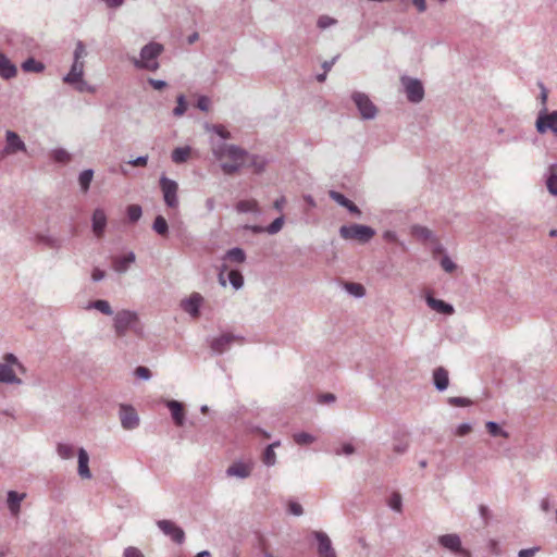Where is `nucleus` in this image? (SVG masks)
Masks as SVG:
<instances>
[{
  "mask_svg": "<svg viewBox=\"0 0 557 557\" xmlns=\"http://www.w3.org/2000/svg\"><path fill=\"white\" fill-rule=\"evenodd\" d=\"M211 152L214 159L220 162L221 171L231 175L246 166L250 154L243 148L225 144L223 141H211Z\"/></svg>",
  "mask_w": 557,
  "mask_h": 557,
  "instance_id": "nucleus-1",
  "label": "nucleus"
},
{
  "mask_svg": "<svg viewBox=\"0 0 557 557\" xmlns=\"http://www.w3.org/2000/svg\"><path fill=\"white\" fill-rule=\"evenodd\" d=\"M26 373V368L13 352H7L0 360V384L7 386H21L23 380L20 375Z\"/></svg>",
  "mask_w": 557,
  "mask_h": 557,
  "instance_id": "nucleus-2",
  "label": "nucleus"
},
{
  "mask_svg": "<svg viewBox=\"0 0 557 557\" xmlns=\"http://www.w3.org/2000/svg\"><path fill=\"white\" fill-rule=\"evenodd\" d=\"M161 53H163V45L150 42L141 47L138 57L132 59V64L140 71L157 72L160 69L158 58H160Z\"/></svg>",
  "mask_w": 557,
  "mask_h": 557,
  "instance_id": "nucleus-3",
  "label": "nucleus"
},
{
  "mask_svg": "<svg viewBox=\"0 0 557 557\" xmlns=\"http://www.w3.org/2000/svg\"><path fill=\"white\" fill-rule=\"evenodd\" d=\"M86 55L87 50H85L84 42L77 41L73 51V64H71L70 72L63 77L64 84H72L84 77V58Z\"/></svg>",
  "mask_w": 557,
  "mask_h": 557,
  "instance_id": "nucleus-4",
  "label": "nucleus"
},
{
  "mask_svg": "<svg viewBox=\"0 0 557 557\" xmlns=\"http://www.w3.org/2000/svg\"><path fill=\"white\" fill-rule=\"evenodd\" d=\"M341 237L345 240H358V243H368L374 236V230L361 224L344 225L338 230Z\"/></svg>",
  "mask_w": 557,
  "mask_h": 557,
  "instance_id": "nucleus-5",
  "label": "nucleus"
},
{
  "mask_svg": "<svg viewBox=\"0 0 557 557\" xmlns=\"http://www.w3.org/2000/svg\"><path fill=\"white\" fill-rule=\"evenodd\" d=\"M138 323V314L128 309H122L114 314V332L119 337H124L125 334L133 330Z\"/></svg>",
  "mask_w": 557,
  "mask_h": 557,
  "instance_id": "nucleus-6",
  "label": "nucleus"
},
{
  "mask_svg": "<svg viewBox=\"0 0 557 557\" xmlns=\"http://www.w3.org/2000/svg\"><path fill=\"white\" fill-rule=\"evenodd\" d=\"M351 101H354L355 107H357L361 119L373 120L377 115V108H375L373 101L369 99L368 95L355 91L351 94Z\"/></svg>",
  "mask_w": 557,
  "mask_h": 557,
  "instance_id": "nucleus-7",
  "label": "nucleus"
},
{
  "mask_svg": "<svg viewBox=\"0 0 557 557\" xmlns=\"http://www.w3.org/2000/svg\"><path fill=\"white\" fill-rule=\"evenodd\" d=\"M18 152H26V144L14 131L4 132V147L0 151V158L5 159Z\"/></svg>",
  "mask_w": 557,
  "mask_h": 557,
  "instance_id": "nucleus-8",
  "label": "nucleus"
},
{
  "mask_svg": "<svg viewBox=\"0 0 557 557\" xmlns=\"http://www.w3.org/2000/svg\"><path fill=\"white\" fill-rule=\"evenodd\" d=\"M399 82H401L403 90H405L406 99L409 102L418 104L422 101L423 87L421 81L410 76H401Z\"/></svg>",
  "mask_w": 557,
  "mask_h": 557,
  "instance_id": "nucleus-9",
  "label": "nucleus"
},
{
  "mask_svg": "<svg viewBox=\"0 0 557 557\" xmlns=\"http://www.w3.org/2000/svg\"><path fill=\"white\" fill-rule=\"evenodd\" d=\"M437 544L445 550L461 557H469V550L461 546L460 536L457 533H446L437 536Z\"/></svg>",
  "mask_w": 557,
  "mask_h": 557,
  "instance_id": "nucleus-10",
  "label": "nucleus"
},
{
  "mask_svg": "<svg viewBox=\"0 0 557 557\" xmlns=\"http://www.w3.org/2000/svg\"><path fill=\"white\" fill-rule=\"evenodd\" d=\"M244 337L234 333L221 334L210 342V348L213 352L222 355L227 351L234 344H243Z\"/></svg>",
  "mask_w": 557,
  "mask_h": 557,
  "instance_id": "nucleus-11",
  "label": "nucleus"
},
{
  "mask_svg": "<svg viewBox=\"0 0 557 557\" xmlns=\"http://www.w3.org/2000/svg\"><path fill=\"white\" fill-rule=\"evenodd\" d=\"M160 189H162L163 201L169 209L177 208V183L176 181L162 175L160 176Z\"/></svg>",
  "mask_w": 557,
  "mask_h": 557,
  "instance_id": "nucleus-12",
  "label": "nucleus"
},
{
  "mask_svg": "<svg viewBox=\"0 0 557 557\" xmlns=\"http://www.w3.org/2000/svg\"><path fill=\"white\" fill-rule=\"evenodd\" d=\"M535 128L539 134H546L547 132L556 134L557 132V112H546V108L540 110L539 117H536Z\"/></svg>",
  "mask_w": 557,
  "mask_h": 557,
  "instance_id": "nucleus-13",
  "label": "nucleus"
},
{
  "mask_svg": "<svg viewBox=\"0 0 557 557\" xmlns=\"http://www.w3.org/2000/svg\"><path fill=\"white\" fill-rule=\"evenodd\" d=\"M203 301L205 298L201 294L194 292L189 294L188 297L183 298L182 302H180V308H182L183 312L191 317V319H197Z\"/></svg>",
  "mask_w": 557,
  "mask_h": 557,
  "instance_id": "nucleus-14",
  "label": "nucleus"
},
{
  "mask_svg": "<svg viewBox=\"0 0 557 557\" xmlns=\"http://www.w3.org/2000/svg\"><path fill=\"white\" fill-rule=\"evenodd\" d=\"M157 527H159L160 532L165 534V536L170 537L173 543L177 545H182L184 542V532L183 529L177 527L176 523L169 519H162L157 521Z\"/></svg>",
  "mask_w": 557,
  "mask_h": 557,
  "instance_id": "nucleus-15",
  "label": "nucleus"
},
{
  "mask_svg": "<svg viewBox=\"0 0 557 557\" xmlns=\"http://www.w3.org/2000/svg\"><path fill=\"white\" fill-rule=\"evenodd\" d=\"M253 462L251 460H236L226 469L227 478H237L246 480L252 473Z\"/></svg>",
  "mask_w": 557,
  "mask_h": 557,
  "instance_id": "nucleus-16",
  "label": "nucleus"
},
{
  "mask_svg": "<svg viewBox=\"0 0 557 557\" xmlns=\"http://www.w3.org/2000/svg\"><path fill=\"white\" fill-rule=\"evenodd\" d=\"M119 419H121V425L124 430L131 431L138 428V414L132 406L122 404L119 408Z\"/></svg>",
  "mask_w": 557,
  "mask_h": 557,
  "instance_id": "nucleus-17",
  "label": "nucleus"
},
{
  "mask_svg": "<svg viewBox=\"0 0 557 557\" xmlns=\"http://www.w3.org/2000/svg\"><path fill=\"white\" fill-rule=\"evenodd\" d=\"M312 536L317 541V554H319L320 557H336L332 540H330L326 533L322 531H313Z\"/></svg>",
  "mask_w": 557,
  "mask_h": 557,
  "instance_id": "nucleus-18",
  "label": "nucleus"
},
{
  "mask_svg": "<svg viewBox=\"0 0 557 557\" xmlns=\"http://www.w3.org/2000/svg\"><path fill=\"white\" fill-rule=\"evenodd\" d=\"M24 499H26L25 493H20L13 490L7 492V508H9L11 516L17 517L20 515L21 504Z\"/></svg>",
  "mask_w": 557,
  "mask_h": 557,
  "instance_id": "nucleus-19",
  "label": "nucleus"
},
{
  "mask_svg": "<svg viewBox=\"0 0 557 557\" xmlns=\"http://www.w3.org/2000/svg\"><path fill=\"white\" fill-rule=\"evenodd\" d=\"M135 263V253L128 251L124 256L116 257L112 260V270L117 274H123L128 271L129 267Z\"/></svg>",
  "mask_w": 557,
  "mask_h": 557,
  "instance_id": "nucleus-20",
  "label": "nucleus"
},
{
  "mask_svg": "<svg viewBox=\"0 0 557 557\" xmlns=\"http://www.w3.org/2000/svg\"><path fill=\"white\" fill-rule=\"evenodd\" d=\"M90 221H92L94 235L100 238L103 235L107 226V216L103 209L94 210L92 219H90Z\"/></svg>",
  "mask_w": 557,
  "mask_h": 557,
  "instance_id": "nucleus-21",
  "label": "nucleus"
},
{
  "mask_svg": "<svg viewBox=\"0 0 557 557\" xmlns=\"http://www.w3.org/2000/svg\"><path fill=\"white\" fill-rule=\"evenodd\" d=\"M16 65L2 52H0V77L3 81L12 79L16 76Z\"/></svg>",
  "mask_w": 557,
  "mask_h": 557,
  "instance_id": "nucleus-22",
  "label": "nucleus"
},
{
  "mask_svg": "<svg viewBox=\"0 0 557 557\" xmlns=\"http://www.w3.org/2000/svg\"><path fill=\"white\" fill-rule=\"evenodd\" d=\"M426 304H428V307L431 308V310H433L437 313H442V314H446V315L454 314V307H451V305L445 302L442 299H437L429 294L426 295Z\"/></svg>",
  "mask_w": 557,
  "mask_h": 557,
  "instance_id": "nucleus-23",
  "label": "nucleus"
},
{
  "mask_svg": "<svg viewBox=\"0 0 557 557\" xmlns=\"http://www.w3.org/2000/svg\"><path fill=\"white\" fill-rule=\"evenodd\" d=\"M329 197H331V199L335 201V203L347 209L348 212H350L351 214L357 216L361 215V211L358 209V207L354 202H351V200L346 198L343 194L332 190L331 193H329Z\"/></svg>",
  "mask_w": 557,
  "mask_h": 557,
  "instance_id": "nucleus-24",
  "label": "nucleus"
},
{
  "mask_svg": "<svg viewBox=\"0 0 557 557\" xmlns=\"http://www.w3.org/2000/svg\"><path fill=\"white\" fill-rule=\"evenodd\" d=\"M77 475L84 480H90L91 478L88 469V454L84 448L77 449Z\"/></svg>",
  "mask_w": 557,
  "mask_h": 557,
  "instance_id": "nucleus-25",
  "label": "nucleus"
},
{
  "mask_svg": "<svg viewBox=\"0 0 557 557\" xmlns=\"http://www.w3.org/2000/svg\"><path fill=\"white\" fill-rule=\"evenodd\" d=\"M166 408H169L170 414H172L173 423H175L176 426H183L184 424V411H183V405L175 400H169L165 403Z\"/></svg>",
  "mask_w": 557,
  "mask_h": 557,
  "instance_id": "nucleus-26",
  "label": "nucleus"
},
{
  "mask_svg": "<svg viewBox=\"0 0 557 557\" xmlns=\"http://www.w3.org/2000/svg\"><path fill=\"white\" fill-rule=\"evenodd\" d=\"M433 383L437 392L446 391L448 386L447 370L443 368H436V370L433 372Z\"/></svg>",
  "mask_w": 557,
  "mask_h": 557,
  "instance_id": "nucleus-27",
  "label": "nucleus"
},
{
  "mask_svg": "<svg viewBox=\"0 0 557 557\" xmlns=\"http://www.w3.org/2000/svg\"><path fill=\"white\" fill-rule=\"evenodd\" d=\"M545 184H546V189H548L549 195L556 197V195H557L556 164H549L548 170H546Z\"/></svg>",
  "mask_w": 557,
  "mask_h": 557,
  "instance_id": "nucleus-28",
  "label": "nucleus"
},
{
  "mask_svg": "<svg viewBox=\"0 0 557 557\" xmlns=\"http://www.w3.org/2000/svg\"><path fill=\"white\" fill-rule=\"evenodd\" d=\"M411 234L416 238L420 239L421 242H431L436 243L435 235L432 231H430L426 226L422 225H412L411 227Z\"/></svg>",
  "mask_w": 557,
  "mask_h": 557,
  "instance_id": "nucleus-29",
  "label": "nucleus"
},
{
  "mask_svg": "<svg viewBox=\"0 0 557 557\" xmlns=\"http://www.w3.org/2000/svg\"><path fill=\"white\" fill-rule=\"evenodd\" d=\"M86 310H96L104 315L112 317L115 313H113L112 307L110 306V302L104 299H97L92 300L86 306Z\"/></svg>",
  "mask_w": 557,
  "mask_h": 557,
  "instance_id": "nucleus-30",
  "label": "nucleus"
},
{
  "mask_svg": "<svg viewBox=\"0 0 557 557\" xmlns=\"http://www.w3.org/2000/svg\"><path fill=\"white\" fill-rule=\"evenodd\" d=\"M35 243L38 245H44L48 248L55 249L59 247L58 238L53 237L48 233H36Z\"/></svg>",
  "mask_w": 557,
  "mask_h": 557,
  "instance_id": "nucleus-31",
  "label": "nucleus"
},
{
  "mask_svg": "<svg viewBox=\"0 0 557 557\" xmlns=\"http://www.w3.org/2000/svg\"><path fill=\"white\" fill-rule=\"evenodd\" d=\"M224 260L240 264L246 261V253L244 252L243 248L234 247L226 251V255H224Z\"/></svg>",
  "mask_w": 557,
  "mask_h": 557,
  "instance_id": "nucleus-32",
  "label": "nucleus"
},
{
  "mask_svg": "<svg viewBox=\"0 0 557 557\" xmlns=\"http://www.w3.org/2000/svg\"><path fill=\"white\" fill-rule=\"evenodd\" d=\"M190 154L189 146L177 147L172 151V161L175 164H182L187 161Z\"/></svg>",
  "mask_w": 557,
  "mask_h": 557,
  "instance_id": "nucleus-33",
  "label": "nucleus"
},
{
  "mask_svg": "<svg viewBox=\"0 0 557 557\" xmlns=\"http://www.w3.org/2000/svg\"><path fill=\"white\" fill-rule=\"evenodd\" d=\"M22 70L26 73H42L44 64L34 58H28L23 61Z\"/></svg>",
  "mask_w": 557,
  "mask_h": 557,
  "instance_id": "nucleus-34",
  "label": "nucleus"
},
{
  "mask_svg": "<svg viewBox=\"0 0 557 557\" xmlns=\"http://www.w3.org/2000/svg\"><path fill=\"white\" fill-rule=\"evenodd\" d=\"M344 289H345V292L348 293V295H350L351 297H354L356 299H361L362 297H364V294H366L364 286H362L359 283H354V282L347 283L344 285Z\"/></svg>",
  "mask_w": 557,
  "mask_h": 557,
  "instance_id": "nucleus-35",
  "label": "nucleus"
},
{
  "mask_svg": "<svg viewBox=\"0 0 557 557\" xmlns=\"http://www.w3.org/2000/svg\"><path fill=\"white\" fill-rule=\"evenodd\" d=\"M236 211L239 213H259L256 200H242L236 205Z\"/></svg>",
  "mask_w": 557,
  "mask_h": 557,
  "instance_id": "nucleus-36",
  "label": "nucleus"
},
{
  "mask_svg": "<svg viewBox=\"0 0 557 557\" xmlns=\"http://www.w3.org/2000/svg\"><path fill=\"white\" fill-rule=\"evenodd\" d=\"M227 282H230L231 287L235 290H239L244 285L243 274L237 270H231L227 272Z\"/></svg>",
  "mask_w": 557,
  "mask_h": 557,
  "instance_id": "nucleus-37",
  "label": "nucleus"
},
{
  "mask_svg": "<svg viewBox=\"0 0 557 557\" xmlns=\"http://www.w3.org/2000/svg\"><path fill=\"white\" fill-rule=\"evenodd\" d=\"M57 454L63 460L72 459L74 457V447L70 444L60 443L57 446Z\"/></svg>",
  "mask_w": 557,
  "mask_h": 557,
  "instance_id": "nucleus-38",
  "label": "nucleus"
},
{
  "mask_svg": "<svg viewBox=\"0 0 557 557\" xmlns=\"http://www.w3.org/2000/svg\"><path fill=\"white\" fill-rule=\"evenodd\" d=\"M388 508L396 513H400L403 511V498L398 492H395L389 496Z\"/></svg>",
  "mask_w": 557,
  "mask_h": 557,
  "instance_id": "nucleus-39",
  "label": "nucleus"
},
{
  "mask_svg": "<svg viewBox=\"0 0 557 557\" xmlns=\"http://www.w3.org/2000/svg\"><path fill=\"white\" fill-rule=\"evenodd\" d=\"M92 177L94 171L90 169L83 170V172L79 173V178L77 180H79L81 190H83L84 193L88 190Z\"/></svg>",
  "mask_w": 557,
  "mask_h": 557,
  "instance_id": "nucleus-40",
  "label": "nucleus"
},
{
  "mask_svg": "<svg viewBox=\"0 0 557 557\" xmlns=\"http://www.w3.org/2000/svg\"><path fill=\"white\" fill-rule=\"evenodd\" d=\"M51 157L57 163L66 164L71 161V153L63 148L52 149Z\"/></svg>",
  "mask_w": 557,
  "mask_h": 557,
  "instance_id": "nucleus-41",
  "label": "nucleus"
},
{
  "mask_svg": "<svg viewBox=\"0 0 557 557\" xmlns=\"http://www.w3.org/2000/svg\"><path fill=\"white\" fill-rule=\"evenodd\" d=\"M294 443L300 446H306L314 443V436L306 432L294 433Z\"/></svg>",
  "mask_w": 557,
  "mask_h": 557,
  "instance_id": "nucleus-42",
  "label": "nucleus"
},
{
  "mask_svg": "<svg viewBox=\"0 0 557 557\" xmlns=\"http://www.w3.org/2000/svg\"><path fill=\"white\" fill-rule=\"evenodd\" d=\"M485 428H487V432L491 434V436H502L504 438L508 437V433H506V431L498 426V424L494 421H488L485 423Z\"/></svg>",
  "mask_w": 557,
  "mask_h": 557,
  "instance_id": "nucleus-43",
  "label": "nucleus"
},
{
  "mask_svg": "<svg viewBox=\"0 0 557 557\" xmlns=\"http://www.w3.org/2000/svg\"><path fill=\"white\" fill-rule=\"evenodd\" d=\"M246 166L255 169L256 173H260L265 166V161L260 157L249 156V160L246 162Z\"/></svg>",
  "mask_w": 557,
  "mask_h": 557,
  "instance_id": "nucleus-44",
  "label": "nucleus"
},
{
  "mask_svg": "<svg viewBox=\"0 0 557 557\" xmlns=\"http://www.w3.org/2000/svg\"><path fill=\"white\" fill-rule=\"evenodd\" d=\"M186 112V98L184 95L176 97V107L173 108V116L181 117Z\"/></svg>",
  "mask_w": 557,
  "mask_h": 557,
  "instance_id": "nucleus-45",
  "label": "nucleus"
},
{
  "mask_svg": "<svg viewBox=\"0 0 557 557\" xmlns=\"http://www.w3.org/2000/svg\"><path fill=\"white\" fill-rule=\"evenodd\" d=\"M152 228L159 235H162V236L165 235L168 232L166 220L162 215L157 216L156 221H153Z\"/></svg>",
  "mask_w": 557,
  "mask_h": 557,
  "instance_id": "nucleus-46",
  "label": "nucleus"
},
{
  "mask_svg": "<svg viewBox=\"0 0 557 557\" xmlns=\"http://www.w3.org/2000/svg\"><path fill=\"white\" fill-rule=\"evenodd\" d=\"M283 226H284V216H277L276 219H274V221H272L271 224L268 225V227H265V232H268V234H270V235H274V234L278 233Z\"/></svg>",
  "mask_w": 557,
  "mask_h": 557,
  "instance_id": "nucleus-47",
  "label": "nucleus"
},
{
  "mask_svg": "<svg viewBox=\"0 0 557 557\" xmlns=\"http://www.w3.org/2000/svg\"><path fill=\"white\" fill-rule=\"evenodd\" d=\"M127 218L128 221L135 223L141 218V207L138 205H131L127 207Z\"/></svg>",
  "mask_w": 557,
  "mask_h": 557,
  "instance_id": "nucleus-48",
  "label": "nucleus"
},
{
  "mask_svg": "<svg viewBox=\"0 0 557 557\" xmlns=\"http://www.w3.org/2000/svg\"><path fill=\"white\" fill-rule=\"evenodd\" d=\"M67 85L76 88L77 91L79 92H90L92 94L95 91L94 87L88 85L84 78H79L78 82H73V83H66Z\"/></svg>",
  "mask_w": 557,
  "mask_h": 557,
  "instance_id": "nucleus-49",
  "label": "nucleus"
},
{
  "mask_svg": "<svg viewBox=\"0 0 557 557\" xmlns=\"http://www.w3.org/2000/svg\"><path fill=\"white\" fill-rule=\"evenodd\" d=\"M440 264L441 269L449 274L457 269V265H455L454 261L447 255H444L443 258H441Z\"/></svg>",
  "mask_w": 557,
  "mask_h": 557,
  "instance_id": "nucleus-50",
  "label": "nucleus"
},
{
  "mask_svg": "<svg viewBox=\"0 0 557 557\" xmlns=\"http://www.w3.org/2000/svg\"><path fill=\"white\" fill-rule=\"evenodd\" d=\"M262 463L269 468L275 466V451L271 450L270 447H265L264 453H262Z\"/></svg>",
  "mask_w": 557,
  "mask_h": 557,
  "instance_id": "nucleus-51",
  "label": "nucleus"
},
{
  "mask_svg": "<svg viewBox=\"0 0 557 557\" xmlns=\"http://www.w3.org/2000/svg\"><path fill=\"white\" fill-rule=\"evenodd\" d=\"M334 25H336V20L329 15H322L319 17V20H317V27H319L321 30L327 29Z\"/></svg>",
  "mask_w": 557,
  "mask_h": 557,
  "instance_id": "nucleus-52",
  "label": "nucleus"
},
{
  "mask_svg": "<svg viewBox=\"0 0 557 557\" xmlns=\"http://www.w3.org/2000/svg\"><path fill=\"white\" fill-rule=\"evenodd\" d=\"M355 453V446L350 442H345L341 444V447L335 449V455L337 456H351Z\"/></svg>",
  "mask_w": 557,
  "mask_h": 557,
  "instance_id": "nucleus-53",
  "label": "nucleus"
},
{
  "mask_svg": "<svg viewBox=\"0 0 557 557\" xmlns=\"http://www.w3.org/2000/svg\"><path fill=\"white\" fill-rule=\"evenodd\" d=\"M447 403H449V405L453 407H468L471 405V401L468 397H449Z\"/></svg>",
  "mask_w": 557,
  "mask_h": 557,
  "instance_id": "nucleus-54",
  "label": "nucleus"
},
{
  "mask_svg": "<svg viewBox=\"0 0 557 557\" xmlns=\"http://www.w3.org/2000/svg\"><path fill=\"white\" fill-rule=\"evenodd\" d=\"M148 156H137L131 160H128V165L133 168H144L147 165Z\"/></svg>",
  "mask_w": 557,
  "mask_h": 557,
  "instance_id": "nucleus-55",
  "label": "nucleus"
},
{
  "mask_svg": "<svg viewBox=\"0 0 557 557\" xmlns=\"http://www.w3.org/2000/svg\"><path fill=\"white\" fill-rule=\"evenodd\" d=\"M208 129H210V132L216 134V136L221 138L220 143H224L225 140L228 139V132L223 126L214 125Z\"/></svg>",
  "mask_w": 557,
  "mask_h": 557,
  "instance_id": "nucleus-56",
  "label": "nucleus"
},
{
  "mask_svg": "<svg viewBox=\"0 0 557 557\" xmlns=\"http://www.w3.org/2000/svg\"><path fill=\"white\" fill-rule=\"evenodd\" d=\"M470 430L471 424L469 422H461L457 424L456 430H454V434H456V436H465L469 434Z\"/></svg>",
  "mask_w": 557,
  "mask_h": 557,
  "instance_id": "nucleus-57",
  "label": "nucleus"
},
{
  "mask_svg": "<svg viewBox=\"0 0 557 557\" xmlns=\"http://www.w3.org/2000/svg\"><path fill=\"white\" fill-rule=\"evenodd\" d=\"M135 376H137L138 380L148 381L151 377V373L148 368L140 366L135 368Z\"/></svg>",
  "mask_w": 557,
  "mask_h": 557,
  "instance_id": "nucleus-58",
  "label": "nucleus"
},
{
  "mask_svg": "<svg viewBox=\"0 0 557 557\" xmlns=\"http://www.w3.org/2000/svg\"><path fill=\"white\" fill-rule=\"evenodd\" d=\"M487 549H488V553H491L494 556H498L502 553V550H499L498 541H496L494 539H491L487 541Z\"/></svg>",
  "mask_w": 557,
  "mask_h": 557,
  "instance_id": "nucleus-59",
  "label": "nucleus"
},
{
  "mask_svg": "<svg viewBox=\"0 0 557 557\" xmlns=\"http://www.w3.org/2000/svg\"><path fill=\"white\" fill-rule=\"evenodd\" d=\"M289 513L299 517L304 513V509L300 504L292 502L289 503Z\"/></svg>",
  "mask_w": 557,
  "mask_h": 557,
  "instance_id": "nucleus-60",
  "label": "nucleus"
},
{
  "mask_svg": "<svg viewBox=\"0 0 557 557\" xmlns=\"http://www.w3.org/2000/svg\"><path fill=\"white\" fill-rule=\"evenodd\" d=\"M147 83H148V85L152 86V88H154L157 90L166 88V82H164L162 79L148 78Z\"/></svg>",
  "mask_w": 557,
  "mask_h": 557,
  "instance_id": "nucleus-61",
  "label": "nucleus"
},
{
  "mask_svg": "<svg viewBox=\"0 0 557 557\" xmlns=\"http://www.w3.org/2000/svg\"><path fill=\"white\" fill-rule=\"evenodd\" d=\"M124 557H143V554L138 548L128 546L124 550Z\"/></svg>",
  "mask_w": 557,
  "mask_h": 557,
  "instance_id": "nucleus-62",
  "label": "nucleus"
},
{
  "mask_svg": "<svg viewBox=\"0 0 557 557\" xmlns=\"http://www.w3.org/2000/svg\"><path fill=\"white\" fill-rule=\"evenodd\" d=\"M197 107L203 112H207L209 110V99L207 96H200L198 97Z\"/></svg>",
  "mask_w": 557,
  "mask_h": 557,
  "instance_id": "nucleus-63",
  "label": "nucleus"
},
{
  "mask_svg": "<svg viewBox=\"0 0 557 557\" xmlns=\"http://www.w3.org/2000/svg\"><path fill=\"white\" fill-rule=\"evenodd\" d=\"M409 447V444L407 442H400L393 445V451H395L398 455H403L407 451V448Z\"/></svg>",
  "mask_w": 557,
  "mask_h": 557,
  "instance_id": "nucleus-64",
  "label": "nucleus"
}]
</instances>
